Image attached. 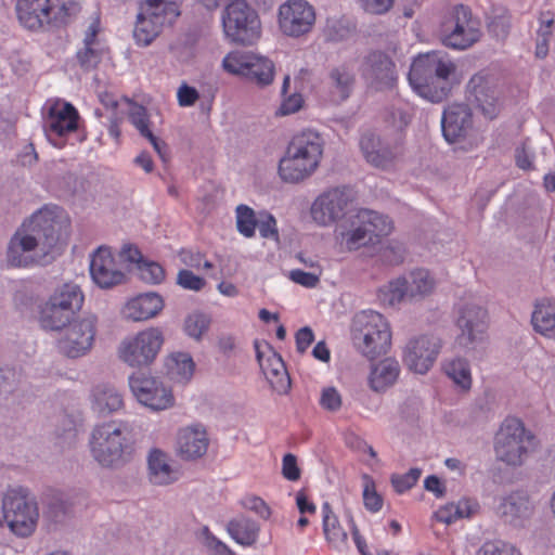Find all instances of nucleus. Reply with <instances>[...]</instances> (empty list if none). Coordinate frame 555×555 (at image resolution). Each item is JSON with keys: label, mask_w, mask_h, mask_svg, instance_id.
<instances>
[{"label": "nucleus", "mask_w": 555, "mask_h": 555, "mask_svg": "<svg viewBox=\"0 0 555 555\" xmlns=\"http://www.w3.org/2000/svg\"><path fill=\"white\" fill-rule=\"evenodd\" d=\"M409 81L422 98L439 103L448 98L457 79V65L447 54L431 51L416 56L410 67Z\"/></svg>", "instance_id": "f257e3e1"}, {"label": "nucleus", "mask_w": 555, "mask_h": 555, "mask_svg": "<svg viewBox=\"0 0 555 555\" xmlns=\"http://www.w3.org/2000/svg\"><path fill=\"white\" fill-rule=\"evenodd\" d=\"M324 142L320 134L312 130H304L289 141L284 156L279 163V176L292 184L300 183L310 178L320 166Z\"/></svg>", "instance_id": "f03ea898"}, {"label": "nucleus", "mask_w": 555, "mask_h": 555, "mask_svg": "<svg viewBox=\"0 0 555 555\" xmlns=\"http://www.w3.org/2000/svg\"><path fill=\"white\" fill-rule=\"evenodd\" d=\"M70 219L56 205H46L23 222L11 243L61 242L68 237Z\"/></svg>", "instance_id": "7ed1b4c3"}, {"label": "nucleus", "mask_w": 555, "mask_h": 555, "mask_svg": "<svg viewBox=\"0 0 555 555\" xmlns=\"http://www.w3.org/2000/svg\"><path fill=\"white\" fill-rule=\"evenodd\" d=\"M130 247L121 245L114 249L111 245H99L90 259V275L92 281L103 289H109L121 285L127 281V273L130 272Z\"/></svg>", "instance_id": "20e7f679"}, {"label": "nucleus", "mask_w": 555, "mask_h": 555, "mask_svg": "<svg viewBox=\"0 0 555 555\" xmlns=\"http://www.w3.org/2000/svg\"><path fill=\"white\" fill-rule=\"evenodd\" d=\"M90 444L93 457L102 466L119 465L132 452L128 428L121 422H109L96 426Z\"/></svg>", "instance_id": "39448f33"}, {"label": "nucleus", "mask_w": 555, "mask_h": 555, "mask_svg": "<svg viewBox=\"0 0 555 555\" xmlns=\"http://www.w3.org/2000/svg\"><path fill=\"white\" fill-rule=\"evenodd\" d=\"M353 339L363 356L373 360L386 354L391 346V331L386 318L373 310H365L354 319Z\"/></svg>", "instance_id": "423d86ee"}, {"label": "nucleus", "mask_w": 555, "mask_h": 555, "mask_svg": "<svg viewBox=\"0 0 555 555\" xmlns=\"http://www.w3.org/2000/svg\"><path fill=\"white\" fill-rule=\"evenodd\" d=\"M393 229L392 221L385 215L370 209H361L335 229L337 240L346 243L366 241L378 243Z\"/></svg>", "instance_id": "0eeeda50"}, {"label": "nucleus", "mask_w": 555, "mask_h": 555, "mask_svg": "<svg viewBox=\"0 0 555 555\" xmlns=\"http://www.w3.org/2000/svg\"><path fill=\"white\" fill-rule=\"evenodd\" d=\"M534 436L516 417H506L495 435L494 451L499 461L521 465L533 447Z\"/></svg>", "instance_id": "6e6552de"}, {"label": "nucleus", "mask_w": 555, "mask_h": 555, "mask_svg": "<svg viewBox=\"0 0 555 555\" xmlns=\"http://www.w3.org/2000/svg\"><path fill=\"white\" fill-rule=\"evenodd\" d=\"M222 26L225 37L237 44H253L261 35L259 16L245 0H234L224 8Z\"/></svg>", "instance_id": "1a4fd4ad"}, {"label": "nucleus", "mask_w": 555, "mask_h": 555, "mask_svg": "<svg viewBox=\"0 0 555 555\" xmlns=\"http://www.w3.org/2000/svg\"><path fill=\"white\" fill-rule=\"evenodd\" d=\"M225 72L241 76L259 88L270 86L275 76L274 63L251 52H231L222 61Z\"/></svg>", "instance_id": "9d476101"}, {"label": "nucleus", "mask_w": 555, "mask_h": 555, "mask_svg": "<svg viewBox=\"0 0 555 555\" xmlns=\"http://www.w3.org/2000/svg\"><path fill=\"white\" fill-rule=\"evenodd\" d=\"M481 37L480 23L464 5L455 7L442 24V43L454 50H466Z\"/></svg>", "instance_id": "9b49d317"}, {"label": "nucleus", "mask_w": 555, "mask_h": 555, "mask_svg": "<svg viewBox=\"0 0 555 555\" xmlns=\"http://www.w3.org/2000/svg\"><path fill=\"white\" fill-rule=\"evenodd\" d=\"M163 344V332L157 327H149L125 338L119 345L118 357L129 366H146L156 359Z\"/></svg>", "instance_id": "f8f14e48"}, {"label": "nucleus", "mask_w": 555, "mask_h": 555, "mask_svg": "<svg viewBox=\"0 0 555 555\" xmlns=\"http://www.w3.org/2000/svg\"><path fill=\"white\" fill-rule=\"evenodd\" d=\"M2 507L4 518L13 533L27 537L34 531L38 519V509L24 489L9 490L4 495Z\"/></svg>", "instance_id": "ddd939ff"}, {"label": "nucleus", "mask_w": 555, "mask_h": 555, "mask_svg": "<svg viewBox=\"0 0 555 555\" xmlns=\"http://www.w3.org/2000/svg\"><path fill=\"white\" fill-rule=\"evenodd\" d=\"M15 10L20 24L29 30H39L53 23H66L70 16L65 3L54 8L50 0H17Z\"/></svg>", "instance_id": "4468645a"}, {"label": "nucleus", "mask_w": 555, "mask_h": 555, "mask_svg": "<svg viewBox=\"0 0 555 555\" xmlns=\"http://www.w3.org/2000/svg\"><path fill=\"white\" fill-rule=\"evenodd\" d=\"M352 202L351 190L339 186L331 188L313 201L310 207L311 218L323 227L334 224L347 215Z\"/></svg>", "instance_id": "2eb2a0df"}, {"label": "nucleus", "mask_w": 555, "mask_h": 555, "mask_svg": "<svg viewBox=\"0 0 555 555\" xmlns=\"http://www.w3.org/2000/svg\"><path fill=\"white\" fill-rule=\"evenodd\" d=\"M96 333V318L88 315L68 324L57 341L59 351L67 358L85 356L92 348Z\"/></svg>", "instance_id": "dca6fc26"}, {"label": "nucleus", "mask_w": 555, "mask_h": 555, "mask_svg": "<svg viewBox=\"0 0 555 555\" xmlns=\"http://www.w3.org/2000/svg\"><path fill=\"white\" fill-rule=\"evenodd\" d=\"M278 22L283 35L298 38L312 30L315 11L306 0H288L279 8Z\"/></svg>", "instance_id": "f3484780"}, {"label": "nucleus", "mask_w": 555, "mask_h": 555, "mask_svg": "<svg viewBox=\"0 0 555 555\" xmlns=\"http://www.w3.org/2000/svg\"><path fill=\"white\" fill-rule=\"evenodd\" d=\"M129 386L138 401L152 410H165L173 404L171 389L155 377L135 373L130 376Z\"/></svg>", "instance_id": "a211bd4d"}, {"label": "nucleus", "mask_w": 555, "mask_h": 555, "mask_svg": "<svg viewBox=\"0 0 555 555\" xmlns=\"http://www.w3.org/2000/svg\"><path fill=\"white\" fill-rule=\"evenodd\" d=\"M487 311L474 304L459 306L456 325L461 333L456 337V344L463 349H469L474 343L481 339L487 328Z\"/></svg>", "instance_id": "6ab92c4d"}, {"label": "nucleus", "mask_w": 555, "mask_h": 555, "mask_svg": "<svg viewBox=\"0 0 555 555\" xmlns=\"http://www.w3.org/2000/svg\"><path fill=\"white\" fill-rule=\"evenodd\" d=\"M467 93L482 115L489 119L495 118L502 106L500 91L494 80L482 73L475 74L467 83Z\"/></svg>", "instance_id": "aec40b11"}, {"label": "nucleus", "mask_w": 555, "mask_h": 555, "mask_svg": "<svg viewBox=\"0 0 555 555\" xmlns=\"http://www.w3.org/2000/svg\"><path fill=\"white\" fill-rule=\"evenodd\" d=\"M440 348V340L437 337L420 336L409 341L403 360L411 371L425 374L435 363Z\"/></svg>", "instance_id": "412c9836"}, {"label": "nucleus", "mask_w": 555, "mask_h": 555, "mask_svg": "<svg viewBox=\"0 0 555 555\" xmlns=\"http://www.w3.org/2000/svg\"><path fill=\"white\" fill-rule=\"evenodd\" d=\"M363 76L376 90L390 89L397 80L395 63L383 52H371L363 63Z\"/></svg>", "instance_id": "4be33fe9"}, {"label": "nucleus", "mask_w": 555, "mask_h": 555, "mask_svg": "<svg viewBox=\"0 0 555 555\" xmlns=\"http://www.w3.org/2000/svg\"><path fill=\"white\" fill-rule=\"evenodd\" d=\"M473 131V113L466 104H451L442 116V132L446 140L456 143Z\"/></svg>", "instance_id": "5701e85b"}, {"label": "nucleus", "mask_w": 555, "mask_h": 555, "mask_svg": "<svg viewBox=\"0 0 555 555\" xmlns=\"http://www.w3.org/2000/svg\"><path fill=\"white\" fill-rule=\"evenodd\" d=\"M60 245H9L8 261L12 267L46 266L56 254Z\"/></svg>", "instance_id": "b1692460"}, {"label": "nucleus", "mask_w": 555, "mask_h": 555, "mask_svg": "<svg viewBox=\"0 0 555 555\" xmlns=\"http://www.w3.org/2000/svg\"><path fill=\"white\" fill-rule=\"evenodd\" d=\"M78 119V112L70 103L55 101L44 118L46 131L63 137L77 130Z\"/></svg>", "instance_id": "393cba45"}, {"label": "nucleus", "mask_w": 555, "mask_h": 555, "mask_svg": "<svg viewBox=\"0 0 555 555\" xmlns=\"http://www.w3.org/2000/svg\"><path fill=\"white\" fill-rule=\"evenodd\" d=\"M209 439L202 425H191L181 428L177 437V450L184 460L199 459L207 452Z\"/></svg>", "instance_id": "a878e982"}, {"label": "nucleus", "mask_w": 555, "mask_h": 555, "mask_svg": "<svg viewBox=\"0 0 555 555\" xmlns=\"http://www.w3.org/2000/svg\"><path fill=\"white\" fill-rule=\"evenodd\" d=\"M360 149L365 160L374 167L387 168L399 156V152L385 145L373 132H364L360 139Z\"/></svg>", "instance_id": "bb28decb"}, {"label": "nucleus", "mask_w": 555, "mask_h": 555, "mask_svg": "<svg viewBox=\"0 0 555 555\" xmlns=\"http://www.w3.org/2000/svg\"><path fill=\"white\" fill-rule=\"evenodd\" d=\"M164 308L163 298L156 293H144L129 299L121 313L134 322L145 321L157 315Z\"/></svg>", "instance_id": "cd10ccee"}, {"label": "nucleus", "mask_w": 555, "mask_h": 555, "mask_svg": "<svg viewBox=\"0 0 555 555\" xmlns=\"http://www.w3.org/2000/svg\"><path fill=\"white\" fill-rule=\"evenodd\" d=\"M495 511L506 521L517 525L532 515L533 504L525 492L518 491L500 498Z\"/></svg>", "instance_id": "c85d7f7f"}, {"label": "nucleus", "mask_w": 555, "mask_h": 555, "mask_svg": "<svg viewBox=\"0 0 555 555\" xmlns=\"http://www.w3.org/2000/svg\"><path fill=\"white\" fill-rule=\"evenodd\" d=\"M127 102L130 105L128 113L130 122L143 138L149 140L155 152L165 162L168 157V146L164 141L154 135L151 129V120L147 109L143 105L138 104L131 100H127Z\"/></svg>", "instance_id": "c756f323"}, {"label": "nucleus", "mask_w": 555, "mask_h": 555, "mask_svg": "<svg viewBox=\"0 0 555 555\" xmlns=\"http://www.w3.org/2000/svg\"><path fill=\"white\" fill-rule=\"evenodd\" d=\"M354 83L356 76L351 68L346 65L332 68L326 81L331 101L337 104L346 101L350 96Z\"/></svg>", "instance_id": "7c9ffc66"}, {"label": "nucleus", "mask_w": 555, "mask_h": 555, "mask_svg": "<svg viewBox=\"0 0 555 555\" xmlns=\"http://www.w3.org/2000/svg\"><path fill=\"white\" fill-rule=\"evenodd\" d=\"M124 406L122 395L112 385L101 384L93 388L91 408L100 416H106Z\"/></svg>", "instance_id": "2f4dec72"}, {"label": "nucleus", "mask_w": 555, "mask_h": 555, "mask_svg": "<svg viewBox=\"0 0 555 555\" xmlns=\"http://www.w3.org/2000/svg\"><path fill=\"white\" fill-rule=\"evenodd\" d=\"M128 253H130V260L133 261L130 272L135 271L142 281L150 284H159L165 280L164 268L155 261L147 260L138 245H132Z\"/></svg>", "instance_id": "473e14b6"}, {"label": "nucleus", "mask_w": 555, "mask_h": 555, "mask_svg": "<svg viewBox=\"0 0 555 555\" xmlns=\"http://www.w3.org/2000/svg\"><path fill=\"white\" fill-rule=\"evenodd\" d=\"M322 517L323 532L327 543L336 550L347 548L348 533L327 502L322 505Z\"/></svg>", "instance_id": "72a5a7b5"}, {"label": "nucleus", "mask_w": 555, "mask_h": 555, "mask_svg": "<svg viewBox=\"0 0 555 555\" xmlns=\"http://www.w3.org/2000/svg\"><path fill=\"white\" fill-rule=\"evenodd\" d=\"M400 374L398 361L387 358L375 364L370 373L369 383L374 391H385L392 386Z\"/></svg>", "instance_id": "f704fd0d"}, {"label": "nucleus", "mask_w": 555, "mask_h": 555, "mask_svg": "<svg viewBox=\"0 0 555 555\" xmlns=\"http://www.w3.org/2000/svg\"><path fill=\"white\" fill-rule=\"evenodd\" d=\"M479 509V504L473 499H461L457 503H448L434 513V518L441 524L451 525L459 519L468 518Z\"/></svg>", "instance_id": "c9c22d12"}, {"label": "nucleus", "mask_w": 555, "mask_h": 555, "mask_svg": "<svg viewBox=\"0 0 555 555\" xmlns=\"http://www.w3.org/2000/svg\"><path fill=\"white\" fill-rule=\"evenodd\" d=\"M531 323L537 333L555 338V299L539 301L532 312Z\"/></svg>", "instance_id": "e433bc0d"}, {"label": "nucleus", "mask_w": 555, "mask_h": 555, "mask_svg": "<svg viewBox=\"0 0 555 555\" xmlns=\"http://www.w3.org/2000/svg\"><path fill=\"white\" fill-rule=\"evenodd\" d=\"M139 11L164 26L171 25L181 14L180 5L157 0H140Z\"/></svg>", "instance_id": "4c0bfd02"}, {"label": "nucleus", "mask_w": 555, "mask_h": 555, "mask_svg": "<svg viewBox=\"0 0 555 555\" xmlns=\"http://www.w3.org/2000/svg\"><path fill=\"white\" fill-rule=\"evenodd\" d=\"M227 531L237 544L251 546L258 540L260 527L251 519L237 517L228 522Z\"/></svg>", "instance_id": "58836bf2"}, {"label": "nucleus", "mask_w": 555, "mask_h": 555, "mask_svg": "<svg viewBox=\"0 0 555 555\" xmlns=\"http://www.w3.org/2000/svg\"><path fill=\"white\" fill-rule=\"evenodd\" d=\"M167 375L177 383H188L194 373L195 363L185 352L171 353L165 362Z\"/></svg>", "instance_id": "ea45409f"}, {"label": "nucleus", "mask_w": 555, "mask_h": 555, "mask_svg": "<svg viewBox=\"0 0 555 555\" xmlns=\"http://www.w3.org/2000/svg\"><path fill=\"white\" fill-rule=\"evenodd\" d=\"M150 480L155 485H168L176 479L167 455L160 450H153L149 456Z\"/></svg>", "instance_id": "a19ab883"}, {"label": "nucleus", "mask_w": 555, "mask_h": 555, "mask_svg": "<svg viewBox=\"0 0 555 555\" xmlns=\"http://www.w3.org/2000/svg\"><path fill=\"white\" fill-rule=\"evenodd\" d=\"M164 27V25L154 18H151L139 11L133 29L135 43L140 47L150 46L160 35Z\"/></svg>", "instance_id": "79ce46f5"}, {"label": "nucleus", "mask_w": 555, "mask_h": 555, "mask_svg": "<svg viewBox=\"0 0 555 555\" xmlns=\"http://www.w3.org/2000/svg\"><path fill=\"white\" fill-rule=\"evenodd\" d=\"M50 299L54 306L62 307L74 314L75 310L82 306L83 294L77 285L64 284Z\"/></svg>", "instance_id": "37998d69"}, {"label": "nucleus", "mask_w": 555, "mask_h": 555, "mask_svg": "<svg viewBox=\"0 0 555 555\" xmlns=\"http://www.w3.org/2000/svg\"><path fill=\"white\" fill-rule=\"evenodd\" d=\"M443 371L453 383L463 390H469L472 387V372L468 362L465 359L456 358L447 361L443 364Z\"/></svg>", "instance_id": "c03bdc74"}, {"label": "nucleus", "mask_w": 555, "mask_h": 555, "mask_svg": "<svg viewBox=\"0 0 555 555\" xmlns=\"http://www.w3.org/2000/svg\"><path fill=\"white\" fill-rule=\"evenodd\" d=\"M408 284L409 281L404 276L389 281L378 288V299L388 306L400 304L404 298H408Z\"/></svg>", "instance_id": "a18cd8bd"}, {"label": "nucleus", "mask_w": 555, "mask_h": 555, "mask_svg": "<svg viewBox=\"0 0 555 555\" xmlns=\"http://www.w3.org/2000/svg\"><path fill=\"white\" fill-rule=\"evenodd\" d=\"M408 281V298L410 299L429 295L435 287V280L429 272L424 269L412 271Z\"/></svg>", "instance_id": "49530a36"}, {"label": "nucleus", "mask_w": 555, "mask_h": 555, "mask_svg": "<svg viewBox=\"0 0 555 555\" xmlns=\"http://www.w3.org/2000/svg\"><path fill=\"white\" fill-rule=\"evenodd\" d=\"M72 315L62 307L54 306L50 299L41 311L40 322L43 328L56 331L69 323Z\"/></svg>", "instance_id": "de8ad7c7"}, {"label": "nucleus", "mask_w": 555, "mask_h": 555, "mask_svg": "<svg viewBox=\"0 0 555 555\" xmlns=\"http://www.w3.org/2000/svg\"><path fill=\"white\" fill-rule=\"evenodd\" d=\"M256 358L260 369L264 375L269 374L276 367L284 364L282 357L273 349V347L266 340H256L255 344Z\"/></svg>", "instance_id": "09e8293b"}, {"label": "nucleus", "mask_w": 555, "mask_h": 555, "mask_svg": "<svg viewBox=\"0 0 555 555\" xmlns=\"http://www.w3.org/2000/svg\"><path fill=\"white\" fill-rule=\"evenodd\" d=\"M259 220V212H256L251 207L240 204L235 208V224L237 231L246 238H251L255 235L257 223Z\"/></svg>", "instance_id": "8fccbe9b"}, {"label": "nucleus", "mask_w": 555, "mask_h": 555, "mask_svg": "<svg viewBox=\"0 0 555 555\" xmlns=\"http://www.w3.org/2000/svg\"><path fill=\"white\" fill-rule=\"evenodd\" d=\"M362 486V499L365 509L373 514L378 513L383 508L384 499L377 492L373 477L367 474H363Z\"/></svg>", "instance_id": "3c124183"}, {"label": "nucleus", "mask_w": 555, "mask_h": 555, "mask_svg": "<svg viewBox=\"0 0 555 555\" xmlns=\"http://www.w3.org/2000/svg\"><path fill=\"white\" fill-rule=\"evenodd\" d=\"M105 53L104 47L83 46L77 51L76 57L83 70H91L98 67Z\"/></svg>", "instance_id": "603ef678"}, {"label": "nucleus", "mask_w": 555, "mask_h": 555, "mask_svg": "<svg viewBox=\"0 0 555 555\" xmlns=\"http://www.w3.org/2000/svg\"><path fill=\"white\" fill-rule=\"evenodd\" d=\"M181 263L196 270H208L214 268V263L207 259L205 254H202L195 248H182L179 253Z\"/></svg>", "instance_id": "864d4df0"}, {"label": "nucleus", "mask_w": 555, "mask_h": 555, "mask_svg": "<svg viewBox=\"0 0 555 555\" xmlns=\"http://www.w3.org/2000/svg\"><path fill=\"white\" fill-rule=\"evenodd\" d=\"M256 229H258L261 238L271 242L280 241L276 219L269 211H259V220Z\"/></svg>", "instance_id": "5fc2aeb1"}, {"label": "nucleus", "mask_w": 555, "mask_h": 555, "mask_svg": "<svg viewBox=\"0 0 555 555\" xmlns=\"http://www.w3.org/2000/svg\"><path fill=\"white\" fill-rule=\"evenodd\" d=\"M272 389L279 393H286L291 388V377L285 363L264 375Z\"/></svg>", "instance_id": "6e6d98bb"}, {"label": "nucleus", "mask_w": 555, "mask_h": 555, "mask_svg": "<svg viewBox=\"0 0 555 555\" xmlns=\"http://www.w3.org/2000/svg\"><path fill=\"white\" fill-rule=\"evenodd\" d=\"M421 474L422 470L420 468H411L403 475H393L391 477V485L395 491L401 494L410 490L417 483Z\"/></svg>", "instance_id": "4d7b16f0"}, {"label": "nucleus", "mask_w": 555, "mask_h": 555, "mask_svg": "<svg viewBox=\"0 0 555 555\" xmlns=\"http://www.w3.org/2000/svg\"><path fill=\"white\" fill-rule=\"evenodd\" d=\"M319 404L325 411L337 412L343 405V397L337 388L328 386L322 389Z\"/></svg>", "instance_id": "13d9d810"}, {"label": "nucleus", "mask_w": 555, "mask_h": 555, "mask_svg": "<svg viewBox=\"0 0 555 555\" xmlns=\"http://www.w3.org/2000/svg\"><path fill=\"white\" fill-rule=\"evenodd\" d=\"M208 318L199 313L189 315L184 322L185 333L195 339H199L202 335L208 330Z\"/></svg>", "instance_id": "bf43d9fd"}, {"label": "nucleus", "mask_w": 555, "mask_h": 555, "mask_svg": "<svg viewBox=\"0 0 555 555\" xmlns=\"http://www.w3.org/2000/svg\"><path fill=\"white\" fill-rule=\"evenodd\" d=\"M322 271L312 270L310 272H306L300 269L291 270L288 273V279L306 288H314L320 283Z\"/></svg>", "instance_id": "052dcab7"}, {"label": "nucleus", "mask_w": 555, "mask_h": 555, "mask_svg": "<svg viewBox=\"0 0 555 555\" xmlns=\"http://www.w3.org/2000/svg\"><path fill=\"white\" fill-rule=\"evenodd\" d=\"M476 555H521L520 552L507 543L501 541L486 542Z\"/></svg>", "instance_id": "680f3d73"}, {"label": "nucleus", "mask_w": 555, "mask_h": 555, "mask_svg": "<svg viewBox=\"0 0 555 555\" xmlns=\"http://www.w3.org/2000/svg\"><path fill=\"white\" fill-rule=\"evenodd\" d=\"M177 284L184 289L199 292L206 285V281L192 271L182 269L178 272Z\"/></svg>", "instance_id": "e2e57ef3"}, {"label": "nucleus", "mask_w": 555, "mask_h": 555, "mask_svg": "<svg viewBox=\"0 0 555 555\" xmlns=\"http://www.w3.org/2000/svg\"><path fill=\"white\" fill-rule=\"evenodd\" d=\"M350 35V29L339 21H327L324 36L327 41L338 42Z\"/></svg>", "instance_id": "0e129e2a"}, {"label": "nucleus", "mask_w": 555, "mask_h": 555, "mask_svg": "<svg viewBox=\"0 0 555 555\" xmlns=\"http://www.w3.org/2000/svg\"><path fill=\"white\" fill-rule=\"evenodd\" d=\"M304 105V98L300 93H293L284 96L276 111L278 116H287L297 113Z\"/></svg>", "instance_id": "69168bd1"}, {"label": "nucleus", "mask_w": 555, "mask_h": 555, "mask_svg": "<svg viewBox=\"0 0 555 555\" xmlns=\"http://www.w3.org/2000/svg\"><path fill=\"white\" fill-rule=\"evenodd\" d=\"M405 250L403 245H384L379 249V255L386 264L396 266L404 260Z\"/></svg>", "instance_id": "338daca9"}, {"label": "nucleus", "mask_w": 555, "mask_h": 555, "mask_svg": "<svg viewBox=\"0 0 555 555\" xmlns=\"http://www.w3.org/2000/svg\"><path fill=\"white\" fill-rule=\"evenodd\" d=\"M282 475L288 481H297L300 479L301 470L297 464V457L287 453L282 459Z\"/></svg>", "instance_id": "774afa93"}]
</instances>
